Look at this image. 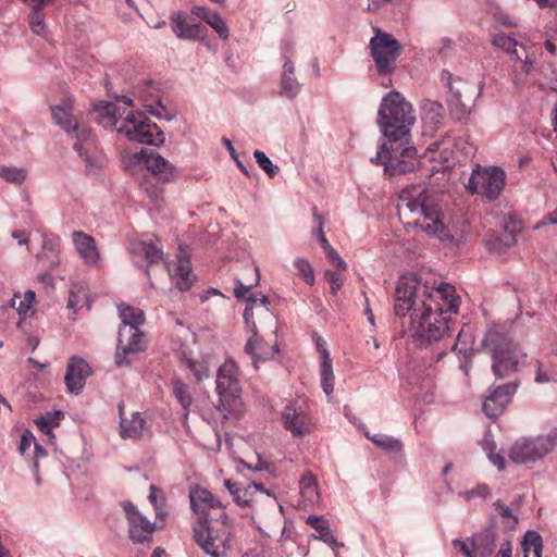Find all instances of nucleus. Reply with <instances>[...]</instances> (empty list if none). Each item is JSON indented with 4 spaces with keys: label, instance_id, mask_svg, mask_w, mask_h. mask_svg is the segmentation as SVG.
<instances>
[{
    "label": "nucleus",
    "instance_id": "nucleus-1",
    "mask_svg": "<svg viewBox=\"0 0 557 557\" xmlns=\"http://www.w3.org/2000/svg\"><path fill=\"white\" fill-rule=\"evenodd\" d=\"M460 297L455 286L430 282L422 275H403L395 290L394 311L410 317L412 336L425 343L442 339L450 330L451 315L457 314Z\"/></svg>",
    "mask_w": 557,
    "mask_h": 557
},
{
    "label": "nucleus",
    "instance_id": "nucleus-2",
    "mask_svg": "<svg viewBox=\"0 0 557 557\" xmlns=\"http://www.w3.org/2000/svg\"><path fill=\"white\" fill-rule=\"evenodd\" d=\"M398 213L429 235L443 242H451L454 236L445 223L440 206V197L424 187L417 185L401 190L397 205Z\"/></svg>",
    "mask_w": 557,
    "mask_h": 557
},
{
    "label": "nucleus",
    "instance_id": "nucleus-3",
    "mask_svg": "<svg viewBox=\"0 0 557 557\" xmlns=\"http://www.w3.org/2000/svg\"><path fill=\"white\" fill-rule=\"evenodd\" d=\"M99 123L112 126L128 140L160 146L165 137L160 127L144 112L133 110V100L123 96L116 103H108L101 111Z\"/></svg>",
    "mask_w": 557,
    "mask_h": 557
},
{
    "label": "nucleus",
    "instance_id": "nucleus-4",
    "mask_svg": "<svg viewBox=\"0 0 557 557\" xmlns=\"http://www.w3.org/2000/svg\"><path fill=\"white\" fill-rule=\"evenodd\" d=\"M481 349L492 360V372L496 379L503 380L529 367L532 359L524 349L511 341L498 327H491L481 341Z\"/></svg>",
    "mask_w": 557,
    "mask_h": 557
},
{
    "label": "nucleus",
    "instance_id": "nucleus-5",
    "mask_svg": "<svg viewBox=\"0 0 557 557\" xmlns=\"http://www.w3.org/2000/svg\"><path fill=\"white\" fill-rule=\"evenodd\" d=\"M72 109L70 99L62 100L61 103L51 108L53 120L76 139L73 145L74 150L85 161L87 171L98 169L102 165V156L98 149L96 137L88 127L78 125Z\"/></svg>",
    "mask_w": 557,
    "mask_h": 557
},
{
    "label": "nucleus",
    "instance_id": "nucleus-6",
    "mask_svg": "<svg viewBox=\"0 0 557 557\" xmlns=\"http://www.w3.org/2000/svg\"><path fill=\"white\" fill-rule=\"evenodd\" d=\"M132 162L147 170L140 181V189L154 206H159L163 201V185L175 178L176 168L150 149H141L134 153Z\"/></svg>",
    "mask_w": 557,
    "mask_h": 557
},
{
    "label": "nucleus",
    "instance_id": "nucleus-7",
    "mask_svg": "<svg viewBox=\"0 0 557 557\" xmlns=\"http://www.w3.org/2000/svg\"><path fill=\"white\" fill-rule=\"evenodd\" d=\"M371 162L383 165L388 176L413 172L419 165L417 149L410 144L409 135L385 137Z\"/></svg>",
    "mask_w": 557,
    "mask_h": 557
},
{
    "label": "nucleus",
    "instance_id": "nucleus-8",
    "mask_svg": "<svg viewBox=\"0 0 557 557\" xmlns=\"http://www.w3.org/2000/svg\"><path fill=\"white\" fill-rule=\"evenodd\" d=\"M414 121L412 106L399 92L392 91L383 98L377 122L385 137L409 135Z\"/></svg>",
    "mask_w": 557,
    "mask_h": 557
},
{
    "label": "nucleus",
    "instance_id": "nucleus-9",
    "mask_svg": "<svg viewBox=\"0 0 557 557\" xmlns=\"http://www.w3.org/2000/svg\"><path fill=\"white\" fill-rule=\"evenodd\" d=\"M506 186V173L498 166L475 164L465 184L471 195H480L490 200L497 199Z\"/></svg>",
    "mask_w": 557,
    "mask_h": 557
},
{
    "label": "nucleus",
    "instance_id": "nucleus-10",
    "mask_svg": "<svg viewBox=\"0 0 557 557\" xmlns=\"http://www.w3.org/2000/svg\"><path fill=\"white\" fill-rule=\"evenodd\" d=\"M239 369L232 359L226 360L216 373V392L220 396V403L227 412L236 411L242 406L239 383Z\"/></svg>",
    "mask_w": 557,
    "mask_h": 557
},
{
    "label": "nucleus",
    "instance_id": "nucleus-11",
    "mask_svg": "<svg viewBox=\"0 0 557 557\" xmlns=\"http://www.w3.org/2000/svg\"><path fill=\"white\" fill-rule=\"evenodd\" d=\"M194 539L201 549L211 557H222L227 548L228 531L225 527L215 529L207 518L194 527Z\"/></svg>",
    "mask_w": 557,
    "mask_h": 557
},
{
    "label": "nucleus",
    "instance_id": "nucleus-12",
    "mask_svg": "<svg viewBox=\"0 0 557 557\" xmlns=\"http://www.w3.org/2000/svg\"><path fill=\"white\" fill-rule=\"evenodd\" d=\"M370 50L377 72L381 75L391 74L394 63L400 54L399 42L392 35L377 30V34L370 40Z\"/></svg>",
    "mask_w": 557,
    "mask_h": 557
},
{
    "label": "nucleus",
    "instance_id": "nucleus-13",
    "mask_svg": "<svg viewBox=\"0 0 557 557\" xmlns=\"http://www.w3.org/2000/svg\"><path fill=\"white\" fill-rule=\"evenodd\" d=\"M147 342L145 334L139 327L120 326L117 345L114 357L116 367H127L131 361L126 358L128 354H138L146 349Z\"/></svg>",
    "mask_w": 557,
    "mask_h": 557
},
{
    "label": "nucleus",
    "instance_id": "nucleus-14",
    "mask_svg": "<svg viewBox=\"0 0 557 557\" xmlns=\"http://www.w3.org/2000/svg\"><path fill=\"white\" fill-rule=\"evenodd\" d=\"M284 426L294 436H304L313 428V421L304 400H295L286 405L282 413Z\"/></svg>",
    "mask_w": 557,
    "mask_h": 557
},
{
    "label": "nucleus",
    "instance_id": "nucleus-15",
    "mask_svg": "<svg viewBox=\"0 0 557 557\" xmlns=\"http://www.w3.org/2000/svg\"><path fill=\"white\" fill-rule=\"evenodd\" d=\"M122 508L128 521L129 539L134 543L151 541L156 524L144 517L137 507L128 500L122 504Z\"/></svg>",
    "mask_w": 557,
    "mask_h": 557
},
{
    "label": "nucleus",
    "instance_id": "nucleus-16",
    "mask_svg": "<svg viewBox=\"0 0 557 557\" xmlns=\"http://www.w3.org/2000/svg\"><path fill=\"white\" fill-rule=\"evenodd\" d=\"M520 385L519 381L496 386L482 404L483 412L492 419L498 418L511 403Z\"/></svg>",
    "mask_w": 557,
    "mask_h": 557
},
{
    "label": "nucleus",
    "instance_id": "nucleus-17",
    "mask_svg": "<svg viewBox=\"0 0 557 557\" xmlns=\"http://www.w3.org/2000/svg\"><path fill=\"white\" fill-rule=\"evenodd\" d=\"M453 146L454 144L450 139H445L435 141L428 147L423 158H428L431 162L436 163L432 166V173L446 172L453 169L455 163Z\"/></svg>",
    "mask_w": 557,
    "mask_h": 557
},
{
    "label": "nucleus",
    "instance_id": "nucleus-18",
    "mask_svg": "<svg viewBox=\"0 0 557 557\" xmlns=\"http://www.w3.org/2000/svg\"><path fill=\"white\" fill-rule=\"evenodd\" d=\"M557 449V429L536 438H521L515 443L510 453H552Z\"/></svg>",
    "mask_w": 557,
    "mask_h": 557
},
{
    "label": "nucleus",
    "instance_id": "nucleus-19",
    "mask_svg": "<svg viewBox=\"0 0 557 557\" xmlns=\"http://www.w3.org/2000/svg\"><path fill=\"white\" fill-rule=\"evenodd\" d=\"M90 373V367L84 359L72 357L69 360L64 377L67 391L73 394H78L83 389L85 381Z\"/></svg>",
    "mask_w": 557,
    "mask_h": 557
},
{
    "label": "nucleus",
    "instance_id": "nucleus-20",
    "mask_svg": "<svg viewBox=\"0 0 557 557\" xmlns=\"http://www.w3.org/2000/svg\"><path fill=\"white\" fill-rule=\"evenodd\" d=\"M132 252L144 257L149 264H154L163 259V250L160 239L153 234H144L132 244Z\"/></svg>",
    "mask_w": 557,
    "mask_h": 557
},
{
    "label": "nucleus",
    "instance_id": "nucleus-21",
    "mask_svg": "<svg viewBox=\"0 0 557 557\" xmlns=\"http://www.w3.org/2000/svg\"><path fill=\"white\" fill-rule=\"evenodd\" d=\"M72 242L79 258L87 267H96L100 259V252L92 236L82 232L72 233Z\"/></svg>",
    "mask_w": 557,
    "mask_h": 557
},
{
    "label": "nucleus",
    "instance_id": "nucleus-22",
    "mask_svg": "<svg viewBox=\"0 0 557 557\" xmlns=\"http://www.w3.org/2000/svg\"><path fill=\"white\" fill-rule=\"evenodd\" d=\"M245 351L252 358L253 366L257 368L258 361H264L274 357L277 352L276 342L273 344L265 343L258 337L257 332L248 339Z\"/></svg>",
    "mask_w": 557,
    "mask_h": 557
},
{
    "label": "nucleus",
    "instance_id": "nucleus-23",
    "mask_svg": "<svg viewBox=\"0 0 557 557\" xmlns=\"http://www.w3.org/2000/svg\"><path fill=\"white\" fill-rule=\"evenodd\" d=\"M190 506L194 511L202 512L206 508H222V502L210 491L203 487H195L189 493Z\"/></svg>",
    "mask_w": 557,
    "mask_h": 557
},
{
    "label": "nucleus",
    "instance_id": "nucleus-24",
    "mask_svg": "<svg viewBox=\"0 0 557 557\" xmlns=\"http://www.w3.org/2000/svg\"><path fill=\"white\" fill-rule=\"evenodd\" d=\"M30 9L32 12L28 16L29 27L38 36H45L46 34V25H45V14L42 13V8L53 0H23Z\"/></svg>",
    "mask_w": 557,
    "mask_h": 557
},
{
    "label": "nucleus",
    "instance_id": "nucleus-25",
    "mask_svg": "<svg viewBox=\"0 0 557 557\" xmlns=\"http://www.w3.org/2000/svg\"><path fill=\"white\" fill-rule=\"evenodd\" d=\"M120 416H122V407H120ZM120 428L122 437L136 440L144 435L147 422L138 412H135L131 419L121 417Z\"/></svg>",
    "mask_w": 557,
    "mask_h": 557
},
{
    "label": "nucleus",
    "instance_id": "nucleus-26",
    "mask_svg": "<svg viewBox=\"0 0 557 557\" xmlns=\"http://www.w3.org/2000/svg\"><path fill=\"white\" fill-rule=\"evenodd\" d=\"M300 90V84L295 77L294 63L287 59L283 65L280 95L293 99Z\"/></svg>",
    "mask_w": 557,
    "mask_h": 557
},
{
    "label": "nucleus",
    "instance_id": "nucleus-27",
    "mask_svg": "<svg viewBox=\"0 0 557 557\" xmlns=\"http://www.w3.org/2000/svg\"><path fill=\"white\" fill-rule=\"evenodd\" d=\"M191 12L201 20L206 21L218 33L221 39L225 40L228 38V27L220 14L212 12L205 7L198 5L194 7Z\"/></svg>",
    "mask_w": 557,
    "mask_h": 557
},
{
    "label": "nucleus",
    "instance_id": "nucleus-28",
    "mask_svg": "<svg viewBox=\"0 0 557 557\" xmlns=\"http://www.w3.org/2000/svg\"><path fill=\"white\" fill-rule=\"evenodd\" d=\"M169 273L173 276L177 288L182 292L188 290L195 281L190 262L186 258H178L174 272L172 273V271L169 270Z\"/></svg>",
    "mask_w": 557,
    "mask_h": 557
},
{
    "label": "nucleus",
    "instance_id": "nucleus-29",
    "mask_svg": "<svg viewBox=\"0 0 557 557\" xmlns=\"http://www.w3.org/2000/svg\"><path fill=\"white\" fill-rule=\"evenodd\" d=\"M172 29L178 38L197 39L202 36V27L198 24H188L181 13L174 14L172 17Z\"/></svg>",
    "mask_w": 557,
    "mask_h": 557
},
{
    "label": "nucleus",
    "instance_id": "nucleus-30",
    "mask_svg": "<svg viewBox=\"0 0 557 557\" xmlns=\"http://www.w3.org/2000/svg\"><path fill=\"white\" fill-rule=\"evenodd\" d=\"M541 456L542 455H508L506 459L504 455H487L490 462L496 467L498 471H504L511 466L534 462Z\"/></svg>",
    "mask_w": 557,
    "mask_h": 557
},
{
    "label": "nucleus",
    "instance_id": "nucleus-31",
    "mask_svg": "<svg viewBox=\"0 0 557 557\" xmlns=\"http://www.w3.org/2000/svg\"><path fill=\"white\" fill-rule=\"evenodd\" d=\"M307 523L317 531V533H318L317 537L319 540H322L324 543L329 544L330 546H332L333 549H335L336 547L344 546L343 543H338L336 541V539L333 536L327 522L325 520H323L322 517L309 516L307 518Z\"/></svg>",
    "mask_w": 557,
    "mask_h": 557
},
{
    "label": "nucleus",
    "instance_id": "nucleus-32",
    "mask_svg": "<svg viewBox=\"0 0 557 557\" xmlns=\"http://www.w3.org/2000/svg\"><path fill=\"white\" fill-rule=\"evenodd\" d=\"M172 393L184 410V418H187L189 409L194 403L189 386L182 380L175 379L172 381Z\"/></svg>",
    "mask_w": 557,
    "mask_h": 557
},
{
    "label": "nucleus",
    "instance_id": "nucleus-33",
    "mask_svg": "<svg viewBox=\"0 0 557 557\" xmlns=\"http://www.w3.org/2000/svg\"><path fill=\"white\" fill-rule=\"evenodd\" d=\"M300 495L306 504L313 505L319 502L317 479L311 473H306L299 481Z\"/></svg>",
    "mask_w": 557,
    "mask_h": 557
},
{
    "label": "nucleus",
    "instance_id": "nucleus-34",
    "mask_svg": "<svg viewBox=\"0 0 557 557\" xmlns=\"http://www.w3.org/2000/svg\"><path fill=\"white\" fill-rule=\"evenodd\" d=\"M119 315L122 321L121 326L139 327L145 322L143 310L125 304L119 306Z\"/></svg>",
    "mask_w": 557,
    "mask_h": 557
},
{
    "label": "nucleus",
    "instance_id": "nucleus-35",
    "mask_svg": "<svg viewBox=\"0 0 557 557\" xmlns=\"http://www.w3.org/2000/svg\"><path fill=\"white\" fill-rule=\"evenodd\" d=\"M181 364L190 370L196 381L201 382L210 376V368L207 361L188 357L185 352L181 355Z\"/></svg>",
    "mask_w": 557,
    "mask_h": 557
},
{
    "label": "nucleus",
    "instance_id": "nucleus-36",
    "mask_svg": "<svg viewBox=\"0 0 557 557\" xmlns=\"http://www.w3.org/2000/svg\"><path fill=\"white\" fill-rule=\"evenodd\" d=\"M445 109L437 102H429L423 108L422 121L432 129H437L443 122Z\"/></svg>",
    "mask_w": 557,
    "mask_h": 557
},
{
    "label": "nucleus",
    "instance_id": "nucleus-37",
    "mask_svg": "<svg viewBox=\"0 0 557 557\" xmlns=\"http://www.w3.org/2000/svg\"><path fill=\"white\" fill-rule=\"evenodd\" d=\"M472 541L475 557H490L496 547L493 536L488 533L475 534Z\"/></svg>",
    "mask_w": 557,
    "mask_h": 557
},
{
    "label": "nucleus",
    "instance_id": "nucleus-38",
    "mask_svg": "<svg viewBox=\"0 0 557 557\" xmlns=\"http://www.w3.org/2000/svg\"><path fill=\"white\" fill-rule=\"evenodd\" d=\"M542 537L535 531H527L522 542L523 557H542Z\"/></svg>",
    "mask_w": 557,
    "mask_h": 557
},
{
    "label": "nucleus",
    "instance_id": "nucleus-39",
    "mask_svg": "<svg viewBox=\"0 0 557 557\" xmlns=\"http://www.w3.org/2000/svg\"><path fill=\"white\" fill-rule=\"evenodd\" d=\"M224 486L227 488L230 494L233 496V499L236 504H238L240 506H246L249 504V502L251 499L250 498V496H251L250 487L251 486L242 487L239 484H237L236 482H233L230 479L224 480Z\"/></svg>",
    "mask_w": 557,
    "mask_h": 557
},
{
    "label": "nucleus",
    "instance_id": "nucleus-40",
    "mask_svg": "<svg viewBox=\"0 0 557 557\" xmlns=\"http://www.w3.org/2000/svg\"><path fill=\"white\" fill-rule=\"evenodd\" d=\"M87 459L83 455L66 456L63 461L64 473L67 478L85 473Z\"/></svg>",
    "mask_w": 557,
    "mask_h": 557
},
{
    "label": "nucleus",
    "instance_id": "nucleus-41",
    "mask_svg": "<svg viewBox=\"0 0 557 557\" xmlns=\"http://www.w3.org/2000/svg\"><path fill=\"white\" fill-rule=\"evenodd\" d=\"M473 345L472 330L469 325L462 326L458 333L457 341L453 346L454 351H458L467 357L468 351L471 350Z\"/></svg>",
    "mask_w": 557,
    "mask_h": 557
},
{
    "label": "nucleus",
    "instance_id": "nucleus-42",
    "mask_svg": "<svg viewBox=\"0 0 557 557\" xmlns=\"http://www.w3.org/2000/svg\"><path fill=\"white\" fill-rule=\"evenodd\" d=\"M320 377L321 386L326 395H330L334 391L335 375L333 372V364L331 361H321L320 364Z\"/></svg>",
    "mask_w": 557,
    "mask_h": 557
},
{
    "label": "nucleus",
    "instance_id": "nucleus-43",
    "mask_svg": "<svg viewBox=\"0 0 557 557\" xmlns=\"http://www.w3.org/2000/svg\"><path fill=\"white\" fill-rule=\"evenodd\" d=\"M38 262L47 270L55 269L60 264L59 251L45 243L41 253L38 255Z\"/></svg>",
    "mask_w": 557,
    "mask_h": 557
},
{
    "label": "nucleus",
    "instance_id": "nucleus-44",
    "mask_svg": "<svg viewBox=\"0 0 557 557\" xmlns=\"http://www.w3.org/2000/svg\"><path fill=\"white\" fill-rule=\"evenodd\" d=\"M35 301V292L27 290L24 293L23 297L17 296L16 294L11 299V307L15 308L18 314L26 315L29 311H32Z\"/></svg>",
    "mask_w": 557,
    "mask_h": 557
},
{
    "label": "nucleus",
    "instance_id": "nucleus-45",
    "mask_svg": "<svg viewBox=\"0 0 557 557\" xmlns=\"http://www.w3.org/2000/svg\"><path fill=\"white\" fill-rule=\"evenodd\" d=\"M149 491H150V493H149L148 498L156 510L157 517L160 519H164V517L166 516V511L164 510V506H165L164 492L156 485H150Z\"/></svg>",
    "mask_w": 557,
    "mask_h": 557
},
{
    "label": "nucleus",
    "instance_id": "nucleus-46",
    "mask_svg": "<svg viewBox=\"0 0 557 557\" xmlns=\"http://www.w3.org/2000/svg\"><path fill=\"white\" fill-rule=\"evenodd\" d=\"M369 440H371L377 448L391 450L394 453H398L404 449V445L399 440L391 437L385 434H376L372 437L367 435Z\"/></svg>",
    "mask_w": 557,
    "mask_h": 557
},
{
    "label": "nucleus",
    "instance_id": "nucleus-47",
    "mask_svg": "<svg viewBox=\"0 0 557 557\" xmlns=\"http://www.w3.org/2000/svg\"><path fill=\"white\" fill-rule=\"evenodd\" d=\"M294 267L297 270V275L300 276L306 284L313 285L314 284V272L311 264L305 258H297L294 261Z\"/></svg>",
    "mask_w": 557,
    "mask_h": 557
},
{
    "label": "nucleus",
    "instance_id": "nucleus-48",
    "mask_svg": "<svg viewBox=\"0 0 557 557\" xmlns=\"http://www.w3.org/2000/svg\"><path fill=\"white\" fill-rule=\"evenodd\" d=\"M253 157L258 165L268 174L270 178H273L278 173V166L274 165L264 152L256 150L253 152Z\"/></svg>",
    "mask_w": 557,
    "mask_h": 557
},
{
    "label": "nucleus",
    "instance_id": "nucleus-49",
    "mask_svg": "<svg viewBox=\"0 0 557 557\" xmlns=\"http://www.w3.org/2000/svg\"><path fill=\"white\" fill-rule=\"evenodd\" d=\"M0 176L7 182L20 185L24 182L26 175L23 169L0 166Z\"/></svg>",
    "mask_w": 557,
    "mask_h": 557
},
{
    "label": "nucleus",
    "instance_id": "nucleus-50",
    "mask_svg": "<svg viewBox=\"0 0 557 557\" xmlns=\"http://www.w3.org/2000/svg\"><path fill=\"white\" fill-rule=\"evenodd\" d=\"M312 213H313L314 222L318 225L317 230L313 231V235L317 236V238H318L319 243L321 244L322 248L324 250H326V249H329L331 247V245H330L327 238L325 237V235L323 233V219L318 213V210H317L315 207L312 209Z\"/></svg>",
    "mask_w": 557,
    "mask_h": 557
},
{
    "label": "nucleus",
    "instance_id": "nucleus-51",
    "mask_svg": "<svg viewBox=\"0 0 557 557\" xmlns=\"http://www.w3.org/2000/svg\"><path fill=\"white\" fill-rule=\"evenodd\" d=\"M493 44L507 51V52H511V53H517V50H516V46H517V41L516 39L505 35V34H497L494 36V39H493Z\"/></svg>",
    "mask_w": 557,
    "mask_h": 557
},
{
    "label": "nucleus",
    "instance_id": "nucleus-52",
    "mask_svg": "<svg viewBox=\"0 0 557 557\" xmlns=\"http://www.w3.org/2000/svg\"><path fill=\"white\" fill-rule=\"evenodd\" d=\"M459 495L466 500H470L475 497L486 498L491 495V490L486 484H479L472 490L460 492Z\"/></svg>",
    "mask_w": 557,
    "mask_h": 557
},
{
    "label": "nucleus",
    "instance_id": "nucleus-53",
    "mask_svg": "<svg viewBox=\"0 0 557 557\" xmlns=\"http://www.w3.org/2000/svg\"><path fill=\"white\" fill-rule=\"evenodd\" d=\"M324 276L330 285L331 293L333 295H336L337 292L342 288V286L344 284L343 276L339 273L331 271V270H326L324 272Z\"/></svg>",
    "mask_w": 557,
    "mask_h": 557
},
{
    "label": "nucleus",
    "instance_id": "nucleus-54",
    "mask_svg": "<svg viewBox=\"0 0 557 557\" xmlns=\"http://www.w3.org/2000/svg\"><path fill=\"white\" fill-rule=\"evenodd\" d=\"M453 545L459 549L465 557H475L472 537L466 540L455 539Z\"/></svg>",
    "mask_w": 557,
    "mask_h": 557
},
{
    "label": "nucleus",
    "instance_id": "nucleus-55",
    "mask_svg": "<svg viewBox=\"0 0 557 557\" xmlns=\"http://www.w3.org/2000/svg\"><path fill=\"white\" fill-rule=\"evenodd\" d=\"M535 382L539 384H545L555 381V373L548 370H544L540 361H536V373Z\"/></svg>",
    "mask_w": 557,
    "mask_h": 557
},
{
    "label": "nucleus",
    "instance_id": "nucleus-56",
    "mask_svg": "<svg viewBox=\"0 0 557 557\" xmlns=\"http://www.w3.org/2000/svg\"><path fill=\"white\" fill-rule=\"evenodd\" d=\"M256 278L253 283L245 285L242 281L237 280L234 288V295L236 298H243L250 290V288L259 283L258 269L255 268Z\"/></svg>",
    "mask_w": 557,
    "mask_h": 557
},
{
    "label": "nucleus",
    "instance_id": "nucleus-57",
    "mask_svg": "<svg viewBox=\"0 0 557 557\" xmlns=\"http://www.w3.org/2000/svg\"><path fill=\"white\" fill-rule=\"evenodd\" d=\"M255 457H256L255 462H248V461H244V460H240L239 462L243 466V468L249 469L255 472L267 470L269 467V463L265 460L261 459V455H255Z\"/></svg>",
    "mask_w": 557,
    "mask_h": 557
},
{
    "label": "nucleus",
    "instance_id": "nucleus-58",
    "mask_svg": "<svg viewBox=\"0 0 557 557\" xmlns=\"http://www.w3.org/2000/svg\"><path fill=\"white\" fill-rule=\"evenodd\" d=\"M86 297V294L84 292V288L79 286V289L75 292L74 289L70 290L67 307L71 309L76 310L78 307H81V302L83 298Z\"/></svg>",
    "mask_w": 557,
    "mask_h": 557
},
{
    "label": "nucleus",
    "instance_id": "nucleus-59",
    "mask_svg": "<svg viewBox=\"0 0 557 557\" xmlns=\"http://www.w3.org/2000/svg\"><path fill=\"white\" fill-rule=\"evenodd\" d=\"M326 252L327 259L342 271H346L347 264L337 253V251L331 246L329 249L324 250Z\"/></svg>",
    "mask_w": 557,
    "mask_h": 557
},
{
    "label": "nucleus",
    "instance_id": "nucleus-60",
    "mask_svg": "<svg viewBox=\"0 0 557 557\" xmlns=\"http://www.w3.org/2000/svg\"><path fill=\"white\" fill-rule=\"evenodd\" d=\"M314 341H315L317 350L320 354L321 361H326V360L331 361L332 359H331L330 352L326 348L325 341L318 335H314Z\"/></svg>",
    "mask_w": 557,
    "mask_h": 557
},
{
    "label": "nucleus",
    "instance_id": "nucleus-61",
    "mask_svg": "<svg viewBox=\"0 0 557 557\" xmlns=\"http://www.w3.org/2000/svg\"><path fill=\"white\" fill-rule=\"evenodd\" d=\"M35 423H36L38 430L44 435H46L48 438L52 437V425H51L50 421L47 418L40 417V418L35 420Z\"/></svg>",
    "mask_w": 557,
    "mask_h": 557
},
{
    "label": "nucleus",
    "instance_id": "nucleus-62",
    "mask_svg": "<svg viewBox=\"0 0 557 557\" xmlns=\"http://www.w3.org/2000/svg\"><path fill=\"white\" fill-rule=\"evenodd\" d=\"M481 448L486 453H494L496 449V443L493 440V435L490 431L484 433L483 438L480 442Z\"/></svg>",
    "mask_w": 557,
    "mask_h": 557
},
{
    "label": "nucleus",
    "instance_id": "nucleus-63",
    "mask_svg": "<svg viewBox=\"0 0 557 557\" xmlns=\"http://www.w3.org/2000/svg\"><path fill=\"white\" fill-rule=\"evenodd\" d=\"M34 442H35V437H34L33 433L30 431H28V430H25L21 434L20 450L22 453H24L25 450L29 449L32 443H34Z\"/></svg>",
    "mask_w": 557,
    "mask_h": 557
},
{
    "label": "nucleus",
    "instance_id": "nucleus-64",
    "mask_svg": "<svg viewBox=\"0 0 557 557\" xmlns=\"http://www.w3.org/2000/svg\"><path fill=\"white\" fill-rule=\"evenodd\" d=\"M244 320H245V323L250 329V331L252 332V335H253L255 332H257V326H256V323L253 321V308L251 306H247L246 307V309L244 311Z\"/></svg>",
    "mask_w": 557,
    "mask_h": 557
}]
</instances>
